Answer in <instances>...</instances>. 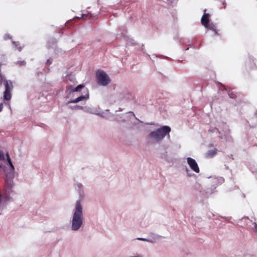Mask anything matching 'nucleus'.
I'll list each match as a JSON object with an SVG mask.
<instances>
[{
	"mask_svg": "<svg viewBox=\"0 0 257 257\" xmlns=\"http://www.w3.org/2000/svg\"><path fill=\"white\" fill-rule=\"evenodd\" d=\"M71 229L77 231L80 229L83 224V205L81 199L77 200L72 211L70 219Z\"/></svg>",
	"mask_w": 257,
	"mask_h": 257,
	"instance_id": "obj_1",
	"label": "nucleus"
},
{
	"mask_svg": "<svg viewBox=\"0 0 257 257\" xmlns=\"http://www.w3.org/2000/svg\"><path fill=\"white\" fill-rule=\"evenodd\" d=\"M83 87V85H79L70 91L66 96V98L69 99L66 103L67 104L71 103H76L82 101H86L89 99V93L87 90L84 95L80 92V89Z\"/></svg>",
	"mask_w": 257,
	"mask_h": 257,
	"instance_id": "obj_2",
	"label": "nucleus"
},
{
	"mask_svg": "<svg viewBox=\"0 0 257 257\" xmlns=\"http://www.w3.org/2000/svg\"><path fill=\"white\" fill-rule=\"evenodd\" d=\"M171 128L168 125H164L151 132L148 136V138L154 143L161 142L166 136L170 137Z\"/></svg>",
	"mask_w": 257,
	"mask_h": 257,
	"instance_id": "obj_3",
	"label": "nucleus"
},
{
	"mask_svg": "<svg viewBox=\"0 0 257 257\" xmlns=\"http://www.w3.org/2000/svg\"><path fill=\"white\" fill-rule=\"evenodd\" d=\"M206 10H204V15L202 16L201 19V24L206 29L212 31L214 35H218V34L216 30V26L212 23H209L210 15L206 13Z\"/></svg>",
	"mask_w": 257,
	"mask_h": 257,
	"instance_id": "obj_4",
	"label": "nucleus"
},
{
	"mask_svg": "<svg viewBox=\"0 0 257 257\" xmlns=\"http://www.w3.org/2000/svg\"><path fill=\"white\" fill-rule=\"evenodd\" d=\"M15 175V172H9L6 174L5 181L6 192L7 193H10L15 186L14 182Z\"/></svg>",
	"mask_w": 257,
	"mask_h": 257,
	"instance_id": "obj_5",
	"label": "nucleus"
},
{
	"mask_svg": "<svg viewBox=\"0 0 257 257\" xmlns=\"http://www.w3.org/2000/svg\"><path fill=\"white\" fill-rule=\"evenodd\" d=\"M96 78L98 84L101 86H106L111 81L108 75L102 70H98L97 72Z\"/></svg>",
	"mask_w": 257,
	"mask_h": 257,
	"instance_id": "obj_6",
	"label": "nucleus"
},
{
	"mask_svg": "<svg viewBox=\"0 0 257 257\" xmlns=\"http://www.w3.org/2000/svg\"><path fill=\"white\" fill-rule=\"evenodd\" d=\"M83 111L102 117L104 116V112H101L100 108L94 106H85L83 108Z\"/></svg>",
	"mask_w": 257,
	"mask_h": 257,
	"instance_id": "obj_7",
	"label": "nucleus"
},
{
	"mask_svg": "<svg viewBox=\"0 0 257 257\" xmlns=\"http://www.w3.org/2000/svg\"><path fill=\"white\" fill-rule=\"evenodd\" d=\"M186 160L187 163L191 170L196 173H199L200 169L195 160L191 157L187 158Z\"/></svg>",
	"mask_w": 257,
	"mask_h": 257,
	"instance_id": "obj_8",
	"label": "nucleus"
},
{
	"mask_svg": "<svg viewBox=\"0 0 257 257\" xmlns=\"http://www.w3.org/2000/svg\"><path fill=\"white\" fill-rule=\"evenodd\" d=\"M209 182L211 183L212 186L215 188L219 184L224 182V179L221 177L213 176L209 178Z\"/></svg>",
	"mask_w": 257,
	"mask_h": 257,
	"instance_id": "obj_9",
	"label": "nucleus"
},
{
	"mask_svg": "<svg viewBox=\"0 0 257 257\" xmlns=\"http://www.w3.org/2000/svg\"><path fill=\"white\" fill-rule=\"evenodd\" d=\"M133 117H135L134 113L132 111H130L122 114L121 116H120V118H117V120L118 121L122 120L123 121H127Z\"/></svg>",
	"mask_w": 257,
	"mask_h": 257,
	"instance_id": "obj_10",
	"label": "nucleus"
},
{
	"mask_svg": "<svg viewBox=\"0 0 257 257\" xmlns=\"http://www.w3.org/2000/svg\"><path fill=\"white\" fill-rule=\"evenodd\" d=\"M159 238V235H158L157 234H153L152 238L151 239L142 238V237H138L137 238V239L139 240L145 241H147V242L153 243V242H155L156 240L158 239Z\"/></svg>",
	"mask_w": 257,
	"mask_h": 257,
	"instance_id": "obj_11",
	"label": "nucleus"
},
{
	"mask_svg": "<svg viewBox=\"0 0 257 257\" xmlns=\"http://www.w3.org/2000/svg\"><path fill=\"white\" fill-rule=\"evenodd\" d=\"M118 100H119V99L118 98L117 94H112L108 98V101L110 103H113L115 102Z\"/></svg>",
	"mask_w": 257,
	"mask_h": 257,
	"instance_id": "obj_12",
	"label": "nucleus"
},
{
	"mask_svg": "<svg viewBox=\"0 0 257 257\" xmlns=\"http://www.w3.org/2000/svg\"><path fill=\"white\" fill-rule=\"evenodd\" d=\"M216 130L219 133V134H222L223 132L226 133L228 130V127L225 124H222V128L219 127L216 128Z\"/></svg>",
	"mask_w": 257,
	"mask_h": 257,
	"instance_id": "obj_13",
	"label": "nucleus"
},
{
	"mask_svg": "<svg viewBox=\"0 0 257 257\" xmlns=\"http://www.w3.org/2000/svg\"><path fill=\"white\" fill-rule=\"evenodd\" d=\"M7 159L8 161V163L10 165V171L9 172H15V168L11 160L10 156L8 153L7 154Z\"/></svg>",
	"mask_w": 257,
	"mask_h": 257,
	"instance_id": "obj_14",
	"label": "nucleus"
},
{
	"mask_svg": "<svg viewBox=\"0 0 257 257\" xmlns=\"http://www.w3.org/2000/svg\"><path fill=\"white\" fill-rule=\"evenodd\" d=\"M217 152V150L216 149L209 150L207 152L206 155L207 157L211 158L214 156Z\"/></svg>",
	"mask_w": 257,
	"mask_h": 257,
	"instance_id": "obj_15",
	"label": "nucleus"
},
{
	"mask_svg": "<svg viewBox=\"0 0 257 257\" xmlns=\"http://www.w3.org/2000/svg\"><path fill=\"white\" fill-rule=\"evenodd\" d=\"M14 47L16 48L19 51H21L22 49V46L20 45V44L19 42H16L15 41H12Z\"/></svg>",
	"mask_w": 257,
	"mask_h": 257,
	"instance_id": "obj_16",
	"label": "nucleus"
},
{
	"mask_svg": "<svg viewBox=\"0 0 257 257\" xmlns=\"http://www.w3.org/2000/svg\"><path fill=\"white\" fill-rule=\"evenodd\" d=\"M75 187L78 191H80L83 189V185L81 183L76 182L75 183Z\"/></svg>",
	"mask_w": 257,
	"mask_h": 257,
	"instance_id": "obj_17",
	"label": "nucleus"
},
{
	"mask_svg": "<svg viewBox=\"0 0 257 257\" xmlns=\"http://www.w3.org/2000/svg\"><path fill=\"white\" fill-rule=\"evenodd\" d=\"M84 107V106L76 105L74 106L71 107V108L74 109H82L83 110Z\"/></svg>",
	"mask_w": 257,
	"mask_h": 257,
	"instance_id": "obj_18",
	"label": "nucleus"
},
{
	"mask_svg": "<svg viewBox=\"0 0 257 257\" xmlns=\"http://www.w3.org/2000/svg\"><path fill=\"white\" fill-rule=\"evenodd\" d=\"M253 227H252V230L255 232H257V221H254L253 222Z\"/></svg>",
	"mask_w": 257,
	"mask_h": 257,
	"instance_id": "obj_19",
	"label": "nucleus"
},
{
	"mask_svg": "<svg viewBox=\"0 0 257 257\" xmlns=\"http://www.w3.org/2000/svg\"><path fill=\"white\" fill-rule=\"evenodd\" d=\"M18 64L20 66L25 65L26 64V62L25 61H19L18 62Z\"/></svg>",
	"mask_w": 257,
	"mask_h": 257,
	"instance_id": "obj_20",
	"label": "nucleus"
},
{
	"mask_svg": "<svg viewBox=\"0 0 257 257\" xmlns=\"http://www.w3.org/2000/svg\"><path fill=\"white\" fill-rule=\"evenodd\" d=\"M128 257H143L141 254L136 253L134 255L130 256Z\"/></svg>",
	"mask_w": 257,
	"mask_h": 257,
	"instance_id": "obj_21",
	"label": "nucleus"
},
{
	"mask_svg": "<svg viewBox=\"0 0 257 257\" xmlns=\"http://www.w3.org/2000/svg\"><path fill=\"white\" fill-rule=\"evenodd\" d=\"M52 61H53V60L52 59H51V58L48 59L47 61V64H48V65L51 64L52 63Z\"/></svg>",
	"mask_w": 257,
	"mask_h": 257,
	"instance_id": "obj_22",
	"label": "nucleus"
},
{
	"mask_svg": "<svg viewBox=\"0 0 257 257\" xmlns=\"http://www.w3.org/2000/svg\"><path fill=\"white\" fill-rule=\"evenodd\" d=\"M11 37L10 36V35L9 34H6L5 36H4V39L5 40H7L8 39H11Z\"/></svg>",
	"mask_w": 257,
	"mask_h": 257,
	"instance_id": "obj_23",
	"label": "nucleus"
},
{
	"mask_svg": "<svg viewBox=\"0 0 257 257\" xmlns=\"http://www.w3.org/2000/svg\"><path fill=\"white\" fill-rule=\"evenodd\" d=\"M4 159V155L1 151H0V160Z\"/></svg>",
	"mask_w": 257,
	"mask_h": 257,
	"instance_id": "obj_24",
	"label": "nucleus"
},
{
	"mask_svg": "<svg viewBox=\"0 0 257 257\" xmlns=\"http://www.w3.org/2000/svg\"><path fill=\"white\" fill-rule=\"evenodd\" d=\"M186 172H187V174H188V176L190 177V176H192V175H191V174L188 172H189V170H188V169L187 168H186Z\"/></svg>",
	"mask_w": 257,
	"mask_h": 257,
	"instance_id": "obj_25",
	"label": "nucleus"
},
{
	"mask_svg": "<svg viewBox=\"0 0 257 257\" xmlns=\"http://www.w3.org/2000/svg\"><path fill=\"white\" fill-rule=\"evenodd\" d=\"M228 95L230 96V97L234 98V95L233 94H232V93H229Z\"/></svg>",
	"mask_w": 257,
	"mask_h": 257,
	"instance_id": "obj_26",
	"label": "nucleus"
},
{
	"mask_svg": "<svg viewBox=\"0 0 257 257\" xmlns=\"http://www.w3.org/2000/svg\"><path fill=\"white\" fill-rule=\"evenodd\" d=\"M3 108V104L0 103V111H1Z\"/></svg>",
	"mask_w": 257,
	"mask_h": 257,
	"instance_id": "obj_27",
	"label": "nucleus"
},
{
	"mask_svg": "<svg viewBox=\"0 0 257 257\" xmlns=\"http://www.w3.org/2000/svg\"><path fill=\"white\" fill-rule=\"evenodd\" d=\"M160 57L161 58H167V57H165V56H163V55H161V56H160Z\"/></svg>",
	"mask_w": 257,
	"mask_h": 257,
	"instance_id": "obj_28",
	"label": "nucleus"
},
{
	"mask_svg": "<svg viewBox=\"0 0 257 257\" xmlns=\"http://www.w3.org/2000/svg\"><path fill=\"white\" fill-rule=\"evenodd\" d=\"M225 219H226V220L228 221V218H227V217H226V218H225Z\"/></svg>",
	"mask_w": 257,
	"mask_h": 257,
	"instance_id": "obj_29",
	"label": "nucleus"
},
{
	"mask_svg": "<svg viewBox=\"0 0 257 257\" xmlns=\"http://www.w3.org/2000/svg\"><path fill=\"white\" fill-rule=\"evenodd\" d=\"M84 16H85V15L83 14V15H82V17H84Z\"/></svg>",
	"mask_w": 257,
	"mask_h": 257,
	"instance_id": "obj_30",
	"label": "nucleus"
}]
</instances>
